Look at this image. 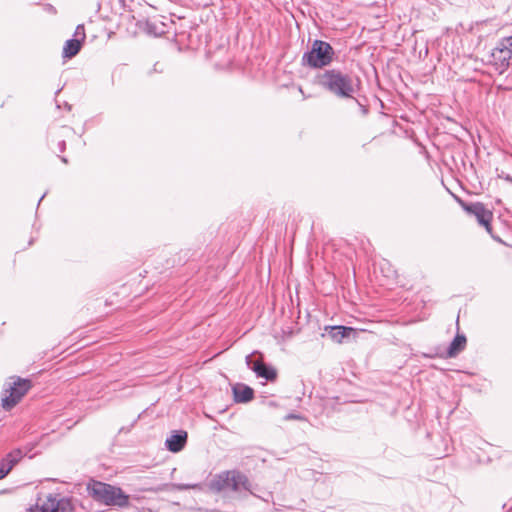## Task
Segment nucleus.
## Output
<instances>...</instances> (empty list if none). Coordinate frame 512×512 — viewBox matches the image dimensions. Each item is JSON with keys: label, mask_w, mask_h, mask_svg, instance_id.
Listing matches in <instances>:
<instances>
[{"label": "nucleus", "mask_w": 512, "mask_h": 512, "mask_svg": "<svg viewBox=\"0 0 512 512\" xmlns=\"http://www.w3.org/2000/svg\"><path fill=\"white\" fill-rule=\"evenodd\" d=\"M23 453L20 449H14L5 455L0 461V480L6 477L13 467L22 459Z\"/></svg>", "instance_id": "obj_11"}, {"label": "nucleus", "mask_w": 512, "mask_h": 512, "mask_svg": "<svg viewBox=\"0 0 512 512\" xmlns=\"http://www.w3.org/2000/svg\"><path fill=\"white\" fill-rule=\"evenodd\" d=\"M26 512H73V505L70 499L49 494L41 503L27 509Z\"/></svg>", "instance_id": "obj_7"}, {"label": "nucleus", "mask_w": 512, "mask_h": 512, "mask_svg": "<svg viewBox=\"0 0 512 512\" xmlns=\"http://www.w3.org/2000/svg\"><path fill=\"white\" fill-rule=\"evenodd\" d=\"M335 57V50L328 42L314 40L311 49L304 53L302 60L305 65L320 69L329 66Z\"/></svg>", "instance_id": "obj_4"}, {"label": "nucleus", "mask_w": 512, "mask_h": 512, "mask_svg": "<svg viewBox=\"0 0 512 512\" xmlns=\"http://www.w3.org/2000/svg\"><path fill=\"white\" fill-rule=\"evenodd\" d=\"M61 161H62L63 163H65V164H66V163H68V160H67V158H65V157H61Z\"/></svg>", "instance_id": "obj_19"}, {"label": "nucleus", "mask_w": 512, "mask_h": 512, "mask_svg": "<svg viewBox=\"0 0 512 512\" xmlns=\"http://www.w3.org/2000/svg\"><path fill=\"white\" fill-rule=\"evenodd\" d=\"M352 331L353 328L351 327L331 326L329 327L328 335L333 341L340 343L342 339L348 337Z\"/></svg>", "instance_id": "obj_15"}, {"label": "nucleus", "mask_w": 512, "mask_h": 512, "mask_svg": "<svg viewBox=\"0 0 512 512\" xmlns=\"http://www.w3.org/2000/svg\"><path fill=\"white\" fill-rule=\"evenodd\" d=\"M58 147H59V151H60V152H64V151H65V149H66V143H65V141H60V142L58 143Z\"/></svg>", "instance_id": "obj_17"}, {"label": "nucleus", "mask_w": 512, "mask_h": 512, "mask_svg": "<svg viewBox=\"0 0 512 512\" xmlns=\"http://www.w3.org/2000/svg\"><path fill=\"white\" fill-rule=\"evenodd\" d=\"M173 488L176 490H189V489H201L200 484H173Z\"/></svg>", "instance_id": "obj_16"}, {"label": "nucleus", "mask_w": 512, "mask_h": 512, "mask_svg": "<svg viewBox=\"0 0 512 512\" xmlns=\"http://www.w3.org/2000/svg\"><path fill=\"white\" fill-rule=\"evenodd\" d=\"M89 495L97 502L107 506L126 507L129 504V496L120 487L107 483L93 481L88 487Z\"/></svg>", "instance_id": "obj_2"}, {"label": "nucleus", "mask_w": 512, "mask_h": 512, "mask_svg": "<svg viewBox=\"0 0 512 512\" xmlns=\"http://www.w3.org/2000/svg\"><path fill=\"white\" fill-rule=\"evenodd\" d=\"M32 387L33 383L31 379L11 376L2 392V408L6 411L13 409Z\"/></svg>", "instance_id": "obj_3"}, {"label": "nucleus", "mask_w": 512, "mask_h": 512, "mask_svg": "<svg viewBox=\"0 0 512 512\" xmlns=\"http://www.w3.org/2000/svg\"><path fill=\"white\" fill-rule=\"evenodd\" d=\"M186 441H187V432L186 431H178L177 433L172 434L171 436H169L166 439L165 445L169 451L176 453V452L181 451L184 448Z\"/></svg>", "instance_id": "obj_13"}, {"label": "nucleus", "mask_w": 512, "mask_h": 512, "mask_svg": "<svg viewBox=\"0 0 512 512\" xmlns=\"http://www.w3.org/2000/svg\"><path fill=\"white\" fill-rule=\"evenodd\" d=\"M300 417L295 414H289L285 417V419H299Z\"/></svg>", "instance_id": "obj_18"}, {"label": "nucleus", "mask_w": 512, "mask_h": 512, "mask_svg": "<svg viewBox=\"0 0 512 512\" xmlns=\"http://www.w3.org/2000/svg\"><path fill=\"white\" fill-rule=\"evenodd\" d=\"M318 84L338 98H354L359 80L338 69H328L317 76Z\"/></svg>", "instance_id": "obj_1"}, {"label": "nucleus", "mask_w": 512, "mask_h": 512, "mask_svg": "<svg viewBox=\"0 0 512 512\" xmlns=\"http://www.w3.org/2000/svg\"><path fill=\"white\" fill-rule=\"evenodd\" d=\"M246 365L256 374L259 378H264L267 381L273 382L277 379V371L272 366L266 365L261 359L252 360V354L246 356Z\"/></svg>", "instance_id": "obj_10"}, {"label": "nucleus", "mask_w": 512, "mask_h": 512, "mask_svg": "<svg viewBox=\"0 0 512 512\" xmlns=\"http://www.w3.org/2000/svg\"><path fill=\"white\" fill-rule=\"evenodd\" d=\"M250 491L251 485L248 478L239 471H225L216 475L209 483L213 492H221L225 489L238 491L240 488Z\"/></svg>", "instance_id": "obj_5"}, {"label": "nucleus", "mask_w": 512, "mask_h": 512, "mask_svg": "<svg viewBox=\"0 0 512 512\" xmlns=\"http://www.w3.org/2000/svg\"><path fill=\"white\" fill-rule=\"evenodd\" d=\"M463 209L470 215H473L479 225L483 226L485 230L492 235L491 221L493 219V212L489 210L483 203H462Z\"/></svg>", "instance_id": "obj_8"}, {"label": "nucleus", "mask_w": 512, "mask_h": 512, "mask_svg": "<svg viewBox=\"0 0 512 512\" xmlns=\"http://www.w3.org/2000/svg\"><path fill=\"white\" fill-rule=\"evenodd\" d=\"M511 59L512 36H509L498 41L496 47L492 50L490 62L495 70L499 74H502L508 69Z\"/></svg>", "instance_id": "obj_6"}, {"label": "nucleus", "mask_w": 512, "mask_h": 512, "mask_svg": "<svg viewBox=\"0 0 512 512\" xmlns=\"http://www.w3.org/2000/svg\"><path fill=\"white\" fill-rule=\"evenodd\" d=\"M466 347V337L462 334H457L453 341L450 343L446 356L447 357H455L460 352H462Z\"/></svg>", "instance_id": "obj_14"}, {"label": "nucleus", "mask_w": 512, "mask_h": 512, "mask_svg": "<svg viewBox=\"0 0 512 512\" xmlns=\"http://www.w3.org/2000/svg\"><path fill=\"white\" fill-rule=\"evenodd\" d=\"M86 34H85V28L83 24H79L74 32V38L69 39L65 42L63 47L62 56L64 58H72L76 56L85 41Z\"/></svg>", "instance_id": "obj_9"}, {"label": "nucleus", "mask_w": 512, "mask_h": 512, "mask_svg": "<svg viewBox=\"0 0 512 512\" xmlns=\"http://www.w3.org/2000/svg\"><path fill=\"white\" fill-rule=\"evenodd\" d=\"M234 401L236 403H247L254 398V390L245 384L237 383L232 387Z\"/></svg>", "instance_id": "obj_12"}]
</instances>
